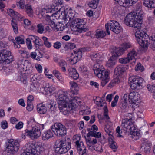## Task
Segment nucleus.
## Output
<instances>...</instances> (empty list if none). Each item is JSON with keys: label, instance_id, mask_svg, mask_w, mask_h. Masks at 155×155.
<instances>
[{"label": "nucleus", "instance_id": "f257e3e1", "mask_svg": "<svg viewBox=\"0 0 155 155\" xmlns=\"http://www.w3.org/2000/svg\"><path fill=\"white\" fill-rule=\"evenodd\" d=\"M58 98V99L59 108L60 112H62L64 115H66L69 112L67 106V104L75 102L77 101L78 97L68 96L67 92L63 91L59 92Z\"/></svg>", "mask_w": 155, "mask_h": 155}, {"label": "nucleus", "instance_id": "f03ea898", "mask_svg": "<svg viewBox=\"0 0 155 155\" xmlns=\"http://www.w3.org/2000/svg\"><path fill=\"white\" fill-rule=\"evenodd\" d=\"M71 140L65 137L61 140H57L54 147L55 152L58 154H63L67 152L71 148Z\"/></svg>", "mask_w": 155, "mask_h": 155}, {"label": "nucleus", "instance_id": "7ed1b4c3", "mask_svg": "<svg viewBox=\"0 0 155 155\" xmlns=\"http://www.w3.org/2000/svg\"><path fill=\"white\" fill-rule=\"evenodd\" d=\"M142 18L139 17L137 18L135 12L130 13L127 15L124 19L125 24L130 27L135 28H139L141 26Z\"/></svg>", "mask_w": 155, "mask_h": 155}, {"label": "nucleus", "instance_id": "20e7f679", "mask_svg": "<svg viewBox=\"0 0 155 155\" xmlns=\"http://www.w3.org/2000/svg\"><path fill=\"white\" fill-rule=\"evenodd\" d=\"M135 36L139 44L144 48H147L150 41L148 35L144 32L137 31L135 33Z\"/></svg>", "mask_w": 155, "mask_h": 155}, {"label": "nucleus", "instance_id": "39448f33", "mask_svg": "<svg viewBox=\"0 0 155 155\" xmlns=\"http://www.w3.org/2000/svg\"><path fill=\"white\" fill-rule=\"evenodd\" d=\"M25 150V155H41L42 151L40 150V147L36 144L29 143L26 145Z\"/></svg>", "mask_w": 155, "mask_h": 155}, {"label": "nucleus", "instance_id": "423d86ee", "mask_svg": "<svg viewBox=\"0 0 155 155\" xmlns=\"http://www.w3.org/2000/svg\"><path fill=\"white\" fill-rule=\"evenodd\" d=\"M129 84L133 90L141 89L143 87V80L137 76H131L129 79Z\"/></svg>", "mask_w": 155, "mask_h": 155}, {"label": "nucleus", "instance_id": "0eeeda50", "mask_svg": "<svg viewBox=\"0 0 155 155\" xmlns=\"http://www.w3.org/2000/svg\"><path fill=\"white\" fill-rule=\"evenodd\" d=\"M51 127L52 131L58 137H63L66 134V127L60 123H55L51 126Z\"/></svg>", "mask_w": 155, "mask_h": 155}, {"label": "nucleus", "instance_id": "6e6552de", "mask_svg": "<svg viewBox=\"0 0 155 155\" xmlns=\"http://www.w3.org/2000/svg\"><path fill=\"white\" fill-rule=\"evenodd\" d=\"M7 145L6 149L8 152L12 153L17 152L20 146L18 141L13 139L9 140Z\"/></svg>", "mask_w": 155, "mask_h": 155}, {"label": "nucleus", "instance_id": "1a4fd4ad", "mask_svg": "<svg viewBox=\"0 0 155 155\" xmlns=\"http://www.w3.org/2000/svg\"><path fill=\"white\" fill-rule=\"evenodd\" d=\"M11 52L8 50L3 49L0 52V62H3L9 64L13 61Z\"/></svg>", "mask_w": 155, "mask_h": 155}, {"label": "nucleus", "instance_id": "9d476101", "mask_svg": "<svg viewBox=\"0 0 155 155\" xmlns=\"http://www.w3.org/2000/svg\"><path fill=\"white\" fill-rule=\"evenodd\" d=\"M25 131V134L28 136L33 140L37 139L41 134L40 129L37 126L34 127L31 131H29L28 130L26 129Z\"/></svg>", "mask_w": 155, "mask_h": 155}, {"label": "nucleus", "instance_id": "9b49d317", "mask_svg": "<svg viewBox=\"0 0 155 155\" xmlns=\"http://www.w3.org/2000/svg\"><path fill=\"white\" fill-rule=\"evenodd\" d=\"M131 118H126L122 120L121 127L122 129L126 132H129L131 130L135 128L132 122Z\"/></svg>", "mask_w": 155, "mask_h": 155}, {"label": "nucleus", "instance_id": "f8f14e48", "mask_svg": "<svg viewBox=\"0 0 155 155\" xmlns=\"http://www.w3.org/2000/svg\"><path fill=\"white\" fill-rule=\"evenodd\" d=\"M98 78L101 79V85L104 87L109 81V72L104 69L95 75Z\"/></svg>", "mask_w": 155, "mask_h": 155}, {"label": "nucleus", "instance_id": "ddd939ff", "mask_svg": "<svg viewBox=\"0 0 155 155\" xmlns=\"http://www.w3.org/2000/svg\"><path fill=\"white\" fill-rule=\"evenodd\" d=\"M77 137V140L75 142L79 155H87V150L86 149L83 142L80 140L81 137L79 136Z\"/></svg>", "mask_w": 155, "mask_h": 155}, {"label": "nucleus", "instance_id": "4468645a", "mask_svg": "<svg viewBox=\"0 0 155 155\" xmlns=\"http://www.w3.org/2000/svg\"><path fill=\"white\" fill-rule=\"evenodd\" d=\"M110 30L113 32L118 34L122 31V28L118 22L114 20H111L110 21Z\"/></svg>", "mask_w": 155, "mask_h": 155}, {"label": "nucleus", "instance_id": "2eb2a0df", "mask_svg": "<svg viewBox=\"0 0 155 155\" xmlns=\"http://www.w3.org/2000/svg\"><path fill=\"white\" fill-rule=\"evenodd\" d=\"M73 53L71 54V57L72 59L71 60V63L72 64H75L81 58L82 53L79 50H73Z\"/></svg>", "mask_w": 155, "mask_h": 155}, {"label": "nucleus", "instance_id": "dca6fc26", "mask_svg": "<svg viewBox=\"0 0 155 155\" xmlns=\"http://www.w3.org/2000/svg\"><path fill=\"white\" fill-rule=\"evenodd\" d=\"M140 94L137 92H130L128 95V100L131 103L136 104L137 101L140 100Z\"/></svg>", "mask_w": 155, "mask_h": 155}, {"label": "nucleus", "instance_id": "f3484780", "mask_svg": "<svg viewBox=\"0 0 155 155\" xmlns=\"http://www.w3.org/2000/svg\"><path fill=\"white\" fill-rule=\"evenodd\" d=\"M77 20L78 21H77V26L78 27V32L80 33H81L83 32H85L87 31L88 29L84 28V25L85 24L86 22L83 20L80 19L79 18H76Z\"/></svg>", "mask_w": 155, "mask_h": 155}, {"label": "nucleus", "instance_id": "a211bd4d", "mask_svg": "<svg viewBox=\"0 0 155 155\" xmlns=\"http://www.w3.org/2000/svg\"><path fill=\"white\" fill-rule=\"evenodd\" d=\"M142 143L141 148L144 150L145 152L150 151L151 149V143L146 139L143 138L142 140Z\"/></svg>", "mask_w": 155, "mask_h": 155}, {"label": "nucleus", "instance_id": "6ab92c4d", "mask_svg": "<svg viewBox=\"0 0 155 155\" xmlns=\"http://www.w3.org/2000/svg\"><path fill=\"white\" fill-rule=\"evenodd\" d=\"M60 9L61 8H60L58 10L55 12L53 13L51 15H49L48 14H46L45 16H46L51 17L53 16V15H58V16L59 17L61 16V17L65 21H66L67 20V18H68V16L66 14V13L65 12H61Z\"/></svg>", "mask_w": 155, "mask_h": 155}, {"label": "nucleus", "instance_id": "aec40b11", "mask_svg": "<svg viewBox=\"0 0 155 155\" xmlns=\"http://www.w3.org/2000/svg\"><path fill=\"white\" fill-rule=\"evenodd\" d=\"M37 110L38 113L44 114L46 113L47 110V107L44 104L40 103L37 105Z\"/></svg>", "mask_w": 155, "mask_h": 155}, {"label": "nucleus", "instance_id": "412c9836", "mask_svg": "<svg viewBox=\"0 0 155 155\" xmlns=\"http://www.w3.org/2000/svg\"><path fill=\"white\" fill-rule=\"evenodd\" d=\"M68 71L71 77L74 80H76L79 77V74L75 69L69 68H68Z\"/></svg>", "mask_w": 155, "mask_h": 155}, {"label": "nucleus", "instance_id": "4be33fe9", "mask_svg": "<svg viewBox=\"0 0 155 155\" xmlns=\"http://www.w3.org/2000/svg\"><path fill=\"white\" fill-rule=\"evenodd\" d=\"M115 3L123 7H127L129 6H132L134 4H132L130 0H114Z\"/></svg>", "mask_w": 155, "mask_h": 155}, {"label": "nucleus", "instance_id": "5701e85b", "mask_svg": "<svg viewBox=\"0 0 155 155\" xmlns=\"http://www.w3.org/2000/svg\"><path fill=\"white\" fill-rule=\"evenodd\" d=\"M136 9V11L135 13V15H136L137 18L139 17L140 19H142L143 12L142 10V6L139 3L137 4Z\"/></svg>", "mask_w": 155, "mask_h": 155}, {"label": "nucleus", "instance_id": "b1692460", "mask_svg": "<svg viewBox=\"0 0 155 155\" xmlns=\"http://www.w3.org/2000/svg\"><path fill=\"white\" fill-rule=\"evenodd\" d=\"M116 62V57L112 56L107 62L106 66L109 68H112L115 66Z\"/></svg>", "mask_w": 155, "mask_h": 155}, {"label": "nucleus", "instance_id": "393cba45", "mask_svg": "<svg viewBox=\"0 0 155 155\" xmlns=\"http://www.w3.org/2000/svg\"><path fill=\"white\" fill-rule=\"evenodd\" d=\"M125 71V67L122 65H119L115 69L114 73L117 76H120Z\"/></svg>", "mask_w": 155, "mask_h": 155}, {"label": "nucleus", "instance_id": "a878e982", "mask_svg": "<svg viewBox=\"0 0 155 155\" xmlns=\"http://www.w3.org/2000/svg\"><path fill=\"white\" fill-rule=\"evenodd\" d=\"M100 62H97L94 65L93 70L95 75L99 73L100 71L104 69L102 65L100 63Z\"/></svg>", "mask_w": 155, "mask_h": 155}, {"label": "nucleus", "instance_id": "bb28decb", "mask_svg": "<svg viewBox=\"0 0 155 155\" xmlns=\"http://www.w3.org/2000/svg\"><path fill=\"white\" fill-rule=\"evenodd\" d=\"M31 38H30V39L34 43L35 45L36 48H38L40 46L43 45L40 43V40L38 37L32 35H31Z\"/></svg>", "mask_w": 155, "mask_h": 155}, {"label": "nucleus", "instance_id": "cd10ccee", "mask_svg": "<svg viewBox=\"0 0 155 155\" xmlns=\"http://www.w3.org/2000/svg\"><path fill=\"white\" fill-rule=\"evenodd\" d=\"M53 136V134L50 130H48L44 133L42 135V139L44 140H48Z\"/></svg>", "mask_w": 155, "mask_h": 155}, {"label": "nucleus", "instance_id": "c85d7f7f", "mask_svg": "<svg viewBox=\"0 0 155 155\" xmlns=\"http://www.w3.org/2000/svg\"><path fill=\"white\" fill-rule=\"evenodd\" d=\"M129 132L132 135V137L136 139H139L140 136V133L137 131L136 127L133 130H131Z\"/></svg>", "mask_w": 155, "mask_h": 155}, {"label": "nucleus", "instance_id": "c756f323", "mask_svg": "<svg viewBox=\"0 0 155 155\" xmlns=\"http://www.w3.org/2000/svg\"><path fill=\"white\" fill-rule=\"evenodd\" d=\"M78 20H77L76 18L73 19L71 22L70 27L72 30L74 31H76L78 32V27L77 26Z\"/></svg>", "mask_w": 155, "mask_h": 155}, {"label": "nucleus", "instance_id": "7c9ffc66", "mask_svg": "<svg viewBox=\"0 0 155 155\" xmlns=\"http://www.w3.org/2000/svg\"><path fill=\"white\" fill-rule=\"evenodd\" d=\"M113 137H109V143L110 148L114 149L113 151H116V149L117 148V146L116 143L113 140Z\"/></svg>", "mask_w": 155, "mask_h": 155}, {"label": "nucleus", "instance_id": "2f4dec72", "mask_svg": "<svg viewBox=\"0 0 155 155\" xmlns=\"http://www.w3.org/2000/svg\"><path fill=\"white\" fill-rule=\"evenodd\" d=\"M124 51L122 49L121 47L115 48L114 50V56L116 57V56H119L123 54Z\"/></svg>", "mask_w": 155, "mask_h": 155}, {"label": "nucleus", "instance_id": "473e14b6", "mask_svg": "<svg viewBox=\"0 0 155 155\" xmlns=\"http://www.w3.org/2000/svg\"><path fill=\"white\" fill-rule=\"evenodd\" d=\"M26 12L28 15L31 17L33 16V12L31 5H25Z\"/></svg>", "mask_w": 155, "mask_h": 155}, {"label": "nucleus", "instance_id": "72a5a7b5", "mask_svg": "<svg viewBox=\"0 0 155 155\" xmlns=\"http://www.w3.org/2000/svg\"><path fill=\"white\" fill-rule=\"evenodd\" d=\"M39 86L38 82H31L30 86V91H36Z\"/></svg>", "mask_w": 155, "mask_h": 155}, {"label": "nucleus", "instance_id": "f704fd0d", "mask_svg": "<svg viewBox=\"0 0 155 155\" xmlns=\"http://www.w3.org/2000/svg\"><path fill=\"white\" fill-rule=\"evenodd\" d=\"M137 53L135 50L134 49H133L128 54L127 56L131 61L135 59V57L137 55Z\"/></svg>", "mask_w": 155, "mask_h": 155}, {"label": "nucleus", "instance_id": "c9c22d12", "mask_svg": "<svg viewBox=\"0 0 155 155\" xmlns=\"http://www.w3.org/2000/svg\"><path fill=\"white\" fill-rule=\"evenodd\" d=\"M91 58L94 61L96 62H99V59L101 58L100 56L98 53H94L91 55Z\"/></svg>", "mask_w": 155, "mask_h": 155}, {"label": "nucleus", "instance_id": "e433bc0d", "mask_svg": "<svg viewBox=\"0 0 155 155\" xmlns=\"http://www.w3.org/2000/svg\"><path fill=\"white\" fill-rule=\"evenodd\" d=\"M11 25L14 33L15 34L18 33V25L16 20H12L11 21Z\"/></svg>", "mask_w": 155, "mask_h": 155}, {"label": "nucleus", "instance_id": "4c0bfd02", "mask_svg": "<svg viewBox=\"0 0 155 155\" xmlns=\"http://www.w3.org/2000/svg\"><path fill=\"white\" fill-rule=\"evenodd\" d=\"M104 130L106 133L109 136V138L113 137L112 136L113 133L110 125H106L104 128Z\"/></svg>", "mask_w": 155, "mask_h": 155}, {"label": "nucleus", "instance_id": "58836bf2", "mask_svg": "<svg viewBox=\"0 0 155 155\" xmlns=\"http://www.w3.org/2000/svg\"><path fill=\"white\" fill-rule=\"evenodd\" d=\"M44 41V43L45 46L48 48H50L52 45L51 43L50 42L48 39L45 37L43 36L42 38Z\"/></svg>", "mask_w": 155, "mask_h": 155}, {"label": "nucleus", "instance_id": "ea45409f", "mask_svg": "<svg viewBox=\"0 0 155 155\" xmlns=\"http://www.w3.org/2000/svg\"><path fill=\"white\" fill-rule=\"evenodd\" d=\"M70 84L71 86V88L72 91H73L74 92H76V91H78V89L77 84L73 81L70 82Z\"/></svg>", "mask_w": 155, "mask_h": 155}, {"label": "nucleus", "instance_id": "a19ab883", "mask_svg": "<svg viewBox=\"0 0 155 155\" xmlns=\"http://www.w3.org/2000/svg\"><path fill=\"white\" fill-rule=\"evenodd\" d=\"M144 5L148 8H155V0H149L148 3L147 4L145 2H144Z\"/></svg>", "mask_w": 155, "mask_h": 155}, {"label": "nucleus", "instance_id": "79ce46f5", "mask_svg": "<svg viewBox=\"0 0 155 155\" xmlns=\"http://www.w3.org/2000/svg\"><path fill=\"white\" fill-rule=\"evenodd\" d=\"M106 35L105 33L103 31H98L95 34L96 37L97 38H103Z\"/></svg>", "mask_w": 155, "mask_h": 155}, {"label": "nucleus", "instance_id": "37998d69", "mask_svg": "<svg viewBox=\"0 0 155 155\" xmlns=\"http://www.w3.org/2000/svg\"><path fill=\"white\" fill-rule=\"evenodd\" d=\"M130 60L127 56L126 57L120 58L119 60V62L121 64H127L129 63Z\"/></svg>", "mask_w": 155, "mask_h": 155}, {"label": "nucleus", "instance_id": "c03bdc74", "mask_svg": "<svg viewBox=\"0 0 155 155\" xmlns=\"http://www.w3.org/2000/svg\"><path fill=\"white\" fill-rule=\"evenodd\" d=\"M98 130L97 127L95 124L93 125L91 128H87V130L88 132L89 135L91 134V132H95Z\"/></svg>", "mask_w": 155, "mask_h": 155}, {"label": "nucleus", "instance_id": "a18cd8bd", "mask_svg": "<svg viewBox=\"0 0 155 155\" xmlns=\"http://www.w3.org/2000/svg\"><path fill=\"white\" fill-rule=\"evenodd\" d=\"M49 84H48V85L45 87V90L47 91V92H48L49 93H52L53 91L55 90V88L53 86H49Z\"/></svg>", "mask_w": 155, "mask_h": 155}, {"label": "nucleus", "instance_id": "49530a36", "mask_svg": "<svg viewBox=\"0 0 155 155\" xmlns=\"http://www.w3.org/2000/svg\"><path fill=\"white\" fill-rule=\"evenodd\" d=\"M15 39L16 41V43L18 44H22L24 43L23 37H16L15 38Z\"/></svg>", "mask_w": 155, "mask_h": 155}, {"label": "nucleus", "instance_id": "de8ad7c7", "mask_svg": "<svg viewBox=\"0 0 155 155\" xmlns=\"http://www.w3.org/2000/svg\"><path fill=\"white\" fill-rule=\"evenodd\" d=\"M135 70L136 71H144V68L141 65V64L140 63H138L136 65Z\"/></svg>", "mask_w": 155, "mask_h": 155}, {"label": "nucleus", "instance_id": "09e8293b", "mask_svg": "<svg viewBox=\"0 0 155 155\" xmlns=\"http://www.w3.org/2000/svg\"><path fill=\"white\" fill-rule=\"evenodd\" d=\"M131 46V45L130 43L125 42L122 44L121 48L123 50V51H124L127 49L130 48Z\"/></svg>", "mask_w": 155, "mask_h": 155}, {"label": "nucleus", "instance_id": "8fccbe9b", "mask_svg": "<svg viewBox=\"0 0 155 155\" xmlns=\"http://www.w3.org/2000/svg\"><path fill=\"white\" fill-rule=\"evenodd\" d=\"M31 35H30L29 36V38L26 39V44L28 48L29 49H31L32 48L31 43L32 40L30 39V38H31Z\"/></svg>", "mask_w": 155, "mask_h": 155}, {"label": "nucleus", "instance_id": "3c124183", "mask_svg": "<svg viewBox=\"0 0 155 155\" xmlns=\"http://www.w3.org/2000/svg\"><path fill=\"white\" fill-rule=\"evenodd\" d=\"M147 87L149 91L154 93V91H155V84H147Z\"/></svg>", "mask_w": 155, "mask_h": 155}, {"label": "nucleus", "instance_id": "603ef678", "mask_svg": "<svg viewBox=\"0 0 155 155\" xmlns=\"http://www.w3.org/2000/svg\"><path fill=\"white\" fill-rule=\"evenodd\" d=\"M25 2L24 0L19 1L17 2L16 4L17 6L21 9H23L24 7Z\"/></svg>", "mask_w": 155, "mask_h": 155}, {"label": "nucleus", "instance_id": "864d4df0", "mask_svg": "<svg viewBox=\"0 0 155 155\" xmlns=\"http://www.w3.org/2000/svg\"><path fill=\"white\" fill-rule=\"evenodd\" d=\"M104 115L107 120L109 121L108 120L110 118L108 115V110L106 107H104Z\"/></svg>", "mask_w": 155, "mask_h": 155}, {"label": "nucleus", "instance_id": "5fc2aeb1", "mask_svg": "<svg viewBox=\"0 0 155 155\" xmlns=\"http://www.w3.org/2000/svg\"><path fill=\"white\" fill-rule=\"evenodd\" d=\"M91 134L89 135L91 136L95 137L96 138H99L101 137V134L99 132H97L96 131L95 132L92 133L91 132Z\"/></svg>", "mask_w": 155, "mask_h": 155}, {"label": "nucleus", "instance_id": "6e6d98bb", "mask_svg": "<svg viewBox=\"0 0 155 155\" xmlns=\"http://www.w3.org/2000/svg\"><path fill=\"white\" fill-rule=\"evenodd\" d=\"M38 27V32L40 34H42L43 33L44 30V26L42 25L41 24H39L37 25Z\"/></svg>", "mask_w": 155, "mask_h": 155}, {"label": "nucleus", "instance_id": "4d7b16f0", "mask_svg": "<svg viewBox=\"0 0 155 155\" xmlns=\"http://www.w3.org/2000/svg\"><path fill=\"white\" fill-rule=\"evenodd\" d=\"M33 106L32 103L29 101L27 102L26 109L28 111H31L33 109Z\"/></svg>", "mask_w": 155, "mask_h": 155}, {"label": "nucleus", "instance_id": "13d9d810", "mask_svg": "<svg viewBox=\"0 0 155 155\" xmlns=\"http://www.w3.org/2000/svg\"><path fill=\"white\" fill-rule=\"evenodd\" d=\"M1 126L2 128L5 129L8 128V124L6 120L2 121L1 123Z\"/></svg>", "mask_w": 155, "mask_h": 155}, {"label": "nucleus", "instance_id": "bf43d9fd", "mask_svg": "<svg viewBox=\"0 0 155 155\" xmlns=\"http://www.w3.org/2000/svg\"><path fill=\"white\" fill-rule=\"evenodd\" d=\"M96 99L95 100V102L96 105H97L98 106L102 107L103 106V104H104V102H103L102 101L99 99Z\"/></svg>", "mask_w": 155, "mask_h": 155}, {"label": "nucleus", "instance_id": "052dcab7", "mask_svg": "<svg viewBox=\"0 0 155 155\" xmlns=\"http://www.w3.org/2000/svg\"><path fill=\"white\" fill-rule=\"evenodd\" d=\"M121 81V78L120 76H117V77L115 78H114L112 81V83L114 84H118Z\"/></svg>", "mask_w": 155, "mask_h": 155}, {"label": "nucleus", "instance_id": "680f3d73", "mask_svg": "<svg viewBox=\"0 0 155 155\" xmlns=\"http://www.w3.org/2000/svg\"><path fill=\"white\" fill-rule=\"evenodd\" d=\"M65 47H67L70 49H73L75 48L76 45L74 43L69 42L66 44Z\"/></svg>", "mask_w": 155, "mask_h": 155}, {"label": "nucleus", "instance_id": "e2e57ef3", "mask_svg": "<svg viewBox=\"0 0 155 155\" xmlns=\"http://www.w3.org/2000/svg\"><path fill=\"white\" fill-rule=\"evenodd\" d=\"M94 149L98 152H102L103 151L102 146L101 145H97L94 147Z\"/></svg>", "mask_w": 155, "mask_h": 155}, {"label": "nucleus", "instance_id": "0e129e2a", "mask_svg": "<svg viewBox=\"0 0 155 155\" xmlns=\"http://www.w3.org/2000/svg\"><path fill=\"white\" fill-rule=\"evenodd\" d=\"M61 46V44L59 41H57L54 44L53 47L57 49H59Z\"/></svg>", "mask_w": 155, "mask_h": 155}, {"label": "nucleus", "instance_id": "69168bd1", "mask_svg": "<svg viewBox=\"0 0 155 155\" xmlns=\"http://www.w3.org/2000/svg\"><path fill=\"white\" fill-rule=\"evenodd\" d=\"M80 71L82 75H85L87 74L88 71L86 67H83V68H80Z\"/></svg>", "mask_w": 155, "mask_h": 155}, {"label": "nucleus", "instance_id": "338daca9", "mask_svg": "<svg viewBox=\"0 0 155 155\" xmlns=\"http://www.w3.org/2000/svg\"><path fill=\"white\" fill-rule=\"evenodd\" d=\"M35 67L39 73H41L42 72V67L40 64H36L35 65Z\"/></svg>", "mask_w": 155, "mask_h": 155}, {"label": "nucleus", "instance_id": "774afa93", "mask_svg": "<svg viewBox=\"0 0 155 155\" xmlns=\"http://www.w3.org/2000/svg\"><path fill=\"white\" fill-rule=\"evenodd\" d=\"M58 64L60 67L64 66H67V64L66 62L63 60H61L58 62Z\"/></svg>", "mask_w": 155, "mask_h": 155}]
</instances>
